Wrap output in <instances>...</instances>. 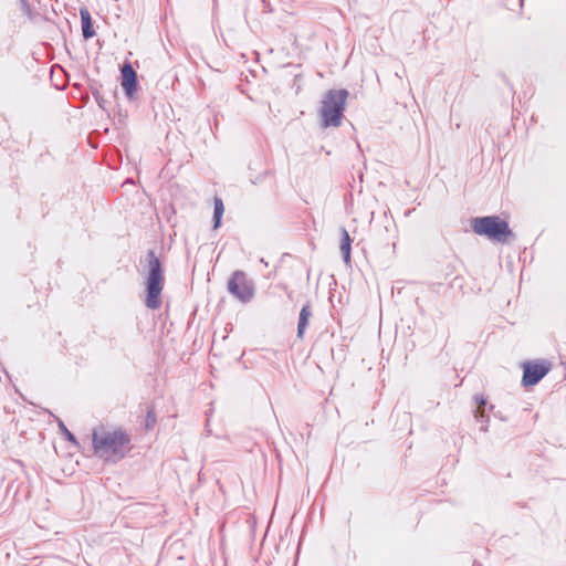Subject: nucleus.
Wrapping results in <instances>:
<instances>
[{
  "label": "nucleus",
  "mask_w": 566,
  "mask_h": 566,
  "mask_svg": "<svg viewBox=\"0 0 566 566\" xmlns=\"http://www.w3.org/2000/svg\"><path fill=\"white\" fill-rule=\"evenodd\" d=\"M552 368L545 359L528 360L523 364L524 375L522 382L525 387L536 385Z\"/></svg>",
  "instance_id": "obj_5"
},
{
  "label": "nucleus",
  "mask_w": 566,
  "mask_h": 566,
  "mask_svg": "<svg viewBox=\"0 0 566 566\" xmlns=\"http://www.w3.org/2000/svg\"><path fill=\"white\" fill-rule=\"evenodd\" d=\"M122 87L129 99L134 98L137 91V75L129 64L122 67Z\"/></svg>",
  "instance_id": "obj_7"
},
{
  "label": "nucleus",
  "mask_w": 566,
  "mask_h": 566,
  "mask_svg": "<svg viewBox=\"0 0 566 566\" xmlns=\"http://www.w3.org/2000/svg\"><path fill=\"white\" fill-rule=\"evenodd\" d=\"M223 212H224V207H223L222 200L220 198H214V213H213L214 229L219 228Z\"/></svg>",
  "instance_id": "obj_11"
},
{
  "label": "nucleus",
  "mask_w": 566,
  "mask_h": 566,
  "mask_svg": "<svg viewBox=\"0 0 566 566\" xmlns=\"http://www.w3.org/2000/svg\"><path fill=\"white\" fill-rule=\"evenodd\" d=\"M476 401L479 403L478 406V412L480 413L481 417H483L484 415V405H485V400L483 398H476Z\"/></svg>",
  "instance_id": "obj_12"
},
{
  "label": "nucleus",
  "mask_w": 566,
  "mask_h": 566,
  "mask_svg": "<svg viewBox=\"0 0 566 566\" xmlns=\"http://www.w3.org/2000/svg\"><path fill=\"white\" fill-rule=\"evenodd\" d=\"M80 14L82 20L83 36L85 39L92 38L94 35V31L92 29L91 17L87 9H81Z\"/></svg>",
  "instance_id": "obj_8"
},
{
  "label": "nucleus",
  "mask_w": 566,
  "mask_h": 566,
  "mask_svg": "<svg viewBox=\"0 0 566 566\" xmlns=\"http://www.w3.org/2000/svg\"><path fill=\"white\" fill-rule=\"evenodd\" d=\"M231 294L242 302H249L253 297V286L243 272L237 271L228 283Z\"/></svg>",
  "instance_id": "obj_6"
},
{
  "label": "nucleus",
  "mask_w": 566,
  "mask_h": 566,
  "mask_svg": "<svg viewBox=\"0 0 566 566\" xmlns=\"http://www.w3.org/2000/svg\"><path fill=\"white\" fill-rule=\"evenodd\" d=\"M350 237L346 230H342L340 252L343 253L344 261L349 263L350 261Z\"/></svg>",
  "instance_id": "obj_9"
},
{
  "label": "nucleus",
  "mask_w": 566,
  "mask_h": 566,
  "mask_svg": "<svg viewBox=\"0 0 566 566\" xmlns=\"http://www.w3.org/2000/svg\"><path fill=\"white\" fill-rule=\"evenodd\" d=\"M60 429L65 434V430H67V429L65 428V426L62 422H60Z\"/></svg>",
  "instance_id": "obj_14"
},
{
  "label": "nucleus",
  "mask_w": 566,
  "mask_h": 566,
  "mask_svg": "<svg viewBox=\"0 0 566 566\" xmlns=\"http://www.w3.org/2000/svg\"><path fill=\"white\" fill-rule=\"evenodd\" d=\"M347 95L345 90H332L325 94L321 108V116L325 126H339Z\"/></svg>",
  "instance_id": "obj_3"
},
{
  "label": "nucleus",
  "mask_w": 566,
  "mask_h": 566,
  "mask_svg": "<svg viewBox=\"0 0 566 566\" xmlns=\"http://www.w3.org/2000/svg\"><path fill=\"white\" fill-rule=\"evenodd\" d=\"M149 274L146 280V306L151 310H156L161 305V291L164 287V277L160 271L158 260L150 255L149 260Z\"/></svg>",
  "instance_id": "obj_4"
},
{
  "label": "nucleus",
  "mask_w": 566,
  "mask_h": 566,
  "mask_svg": "<svg viewBox=\"0 0 566 566\" xmlns=\"http://www.w3.org/2000/svg\"><path fill=\"white\" fill-rule=\"evenodd\" d=\"M65 437L67 440L75 442L74 436L69 430H65Z\"/></svg>",
  "instance_id": "obj_13"
},
{
  "label": "nucleus",
  "mask_w": 566,
  "mask_h": 566,
  "mask_svg": "<svg viewBox=\"0 0 566 566\" xmlns=\"http://www.w3.org/2000/svg\"><path fill=\"white\" fill-rule=\"evenodd\" d=\"M471 228L474 233L497 242H505L512 234L507 222L497 216L474 218Z\"/></svg>",
  "instance_id": "obj_2"
},
{
  "label": "nucleus",
  "mask_w": 566,
  "mask_h": 566,
  "mask_svg": "<svg viewBox=\"0 0 566 566\" xmlns=\"http://www.w3.org/2000/svg\"><path fill=\"white\" fill-rule=\"evenodd\" d=\"M310 316H311V311H310L308 306H304L301 310L300 322H298V326H297V335L300 337L303 336V333H304V331H305V328L307 326Z\"/></svg>",
  "instance_id": "obj_10"
},
{
  "label": "nucleus",
  "mask_w": 566,
  "mask_h": 566,
  "mask_svg": "<svg viewBox=\"0 0 566 566\" xmlns=\"http://www.w3.org/2000/svg\"><path fill=\"white\" fill-rule=\"evenodd\" d=\"M94 453L107 462H117L130 451V438L119 428L99 426L92 433Z\"/></svg>",
  "instance_id": "obj_1"
}]
</instances>
